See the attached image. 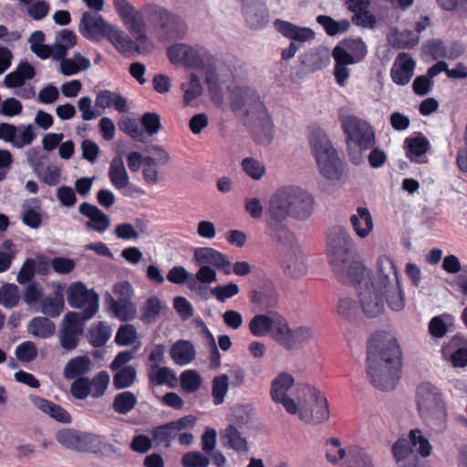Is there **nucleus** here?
Masks as SVG:
<instances>
[{
  "label": "nucleus",
  "instance_id": "2eb2a0df",
  "mask_svg": "<svg viewBox=\"0 0 467 467\" xmlns=\"http://www.w3.org/2000/svg\"><path fill=\"white\" fill-rule=\"evenodd\" d=\"M192 261L197 265L214 267L224 275L232 274V263L228 257L212 247H197L194 249Z\"/></svg>",
  "mask_w": 467,
  "mask_h": 467
},
{
  "label": "nucleus",
  "instance_id": "5701e85b",
  "mask_svg": "<svg viewBox=\"0 0 467 467\" xmlns=\"http://www.w3.org/2000/svg\"><path fill=\"white\" fill-rule=\"evenodd\" d=\"M109 178L117 190H122L130 184L129 174L123 161V151H119L111 160L109 168Z\"/></svg>",
  "mask_w": 467,
  "mask_h": 467
},
{
  "label": "nucleus",
  "instance_id": "a18cd8bd",
  "mask_svg": "<svg viewBox=\"0 0 467 467\" xmlns=\"http://www.w3.org/2000/svg\"><path fill=\"white\" fill-rule=\"evenodd\" d=\"M119 127L122 132L129 135L133 140L143 143L147 141V135L145 134V131L140 128V123L136 119H122L119 122Z\"/></svg>",
  "mask_w": 467,
  "mask_h": 467
},
{
  "label": "nucleus",
  "instance_id": "79ce46f5",
  "mask_svg": "<svg viewBox=\"0 0 467 467\" xmlns=\"http://www.w3.org/2000/svg\"><path fill=\"white\" fill-rule=\"evenodd\" d=\"M275 322V316L255 315L249 323L250 332L255 337H264L271 333Z\"/></svg>",
  "mask_w": 467,
  "mask_h": 467
},
{
  "label": "nucleus",
  "instance_id": "1a4fd4ad",
  "mask_svg": "<svg viewBox=\"0 0 467 467\" xmlns=\"http://www.w3.org/2000/svg\"><path fill=\"white\" fill-rule=\"evenodd\" d=\"M309 142L320 173L328 180H339L342 163L327 133L321 129L313 130Z\"/></svg>",
  "mask_w": 467,
  "mask_h": 467
},
{
  "label": "nucleus",
  "instance_id": "412c9836",
  "mask_svg": "<svg viewBox=\"0 0 467 467\" xmlns=\"http://www.w3.org/2000/svg\"><path fill=\"white\" fill-rule=\"evenodd\" d=\"M315 210V200L311 193L300 188H294V220L306 221Z\"/></svg>",
  "mask_w": 467,
  "mask_h": 467
},
{
  "label": "nucleus",
  "instance_id": "de8ad7c7",
  "mask_svg": "<svg viewBox=\"0 0 467 467\" xmlns=\"http://www.w3.org/2000/svg\"><path fill=\"white\" fill-rule=\"evenodd\" d=\"M207 56L205 48L201 47H190L182 58V64L191 68H202L204 66V59Z\"/></svg>",
  "mask_w": 467,
  "mask_h": 467
},
{
  "label": "nucleus",
  "instance_id": "69168bd1",
  "mask_svg": "<svg viewBox=\"0 0 467 467\" xmlns=\"http://www.w3.org/2000/svg\"><path fill=\"white\" fill-rule=\"evenodd\" d=\"M423 52L431 56L434 60L445 58L446 45L441 39H431L423 45Z\"/></svg>",
  "mask_w": 467,
  "mask_h": 467
},
{
  "label": "nucleus",
  "instance_id": "9b49d317",
  "mask_svg": "<svg viewBox=\"0 0 467 467\" xmlns=\"http://www.w3.org/2000/svg\"><path fill=\"white\" fill-rule=\"evenodd\" d=\"M377 268L378 279L375 283L385 290L387 305L393 311H401L405 306V298L393 261L381 255L377 261Z\"/></svg>",
  "mask_w": 467,
  "mask_h": 467
},
{
  "label": "nucleus",
  "instance_id": "0e129e2a",
  "mask_svg": "<svg viewBox=\"0 0 467 467\" xmlns=\"http://www.w3.org/2000/svg\"><path fill=\"white\" fill-rule=\"evenodd\" d=\"M209 464V458L197 451L186 452L182 457L183 467H208Z\"/></svg>",
  "mask_w": 467,
  "mask_h": 467
},
{
  "label": "nucleus",
  "instance_id": "09e8293b",
  "mask_svg": "<svg viewBox=\"0 0 467 467\" xmlns=\"http://www.w3.org/2000/svg\"><path fill=\"white\" fill-rule=\"evenodd\" d=\"M180 385L186 393L196 392L202 385V378L194 369H187L180 375Z\"/></svg>",
  "mask_w": 467,
  "mask_h": 467
},
{
  "label": "nucleus",
  "instance_id": "7ed1b4c3",
  "mask_svg": "<svg viewBox=\"0 0 467 467\" xmlns=\"http://www.w3.org/2000/svg\"><path fill=\"white\" fill-rule=\"evenodd\" d=\"M367 374L380 390L393 389L400 380V349L395 338L375 334L368 342Z\"/></svg>",
  "mask_w": 467,
  "mask_h": 467
},
{
  "label": "nucleus",
  "instance_id": "f3484780",
  "mask_svg": "<svg viewBox=\"0 0 467 467\" xmlns=\"http://www.w3.org/2000/svg\"><path fill=\"white\" fill-rule=\"evenodd\" d=\"M290 388L292 376L282 372L271 382L270 396L275 403L282 404L286 411L292 414V398L287 393Z\"/></svg>",
  "mask_w": 467,
  "mask_h": 467
},
{
  "label": "nucleus",
  "instance_id": "9d476101",
  "mask_svg": "<svg viewBox=\"0 0 467 467\" xmlns=\"http://www.w3.org/2000/svg\"><path fill=\"white\" fill-rule=\"evenodd\" d=\"M392 454L399 467H419V455L428 457L431 452V445L419 429L409 432V438H400L392 445Z\"/></svg>",
  "mask_w": 467,
  "mask_h": 467
},
{
  "label": "nucleus",
  "instance_id": "423d86ee",
  "mask_svg": "<svg viewBox=\"0 0 467 467\" xmlns=\"http://www.w3.org/2000/svg\"><path fill=\"white\" fill-rule=\"evenodd\" d=\"M113 5L128 29H146L148 26L161 29H182L186 26L180 15L156 4H148L140 10L127 0H113Z\"/></svg>",
  "mask_w": 467,
  "mask_h": 467
},
{
  "label": "nucleus",
  "instance_id": "3c124183",
  "mask_svg": "<svg viewBox=\"0 0 467 467\" xmlns=\"http://www.w3.org/2000/svg\"><path fill=\"white\" fill-rule=\"evenodd\" d=\"M241 166L244 173L254 181L261 180L265 173V165L252 157L243 159Z\"/></svg>",
  "mask_w": 467,
  "mask_h": 467
},
{
  "label": "nucleus",
  "instance_id": "6ab92c4d",
  "mask_svg": "<svg viewBox=\"0 0 467 467\" xmlns=\"http://www.w3.org/2000/svg\"><path fill=\"white\" fill-rule=\"evenodd\" d=\"M80 214L89 218V221L86 223V227L89 230L104 233L110 225L109 217L99 209L96 205L89 202H82L78 207Z\"/></svg>",
  "mask_w": 467,
  "mask_h": 467
},
{
  "label": "nucleus",
  "instance_id": "a211bd4d",
  "mask_svg": "<svg viewBox=\"0 0 467 467\" xmlns=\"http://www.w3.org/2000/svg\"><path fill=\"white\" fill-rule=\"evenodd\" d=\"M415 66V61L408 54H399L390 69L392 81L400 86L408 84L413 76Z\"/></svg>",
  "mask_w": 467,
  "mask_h": 467
},
{
  "label": "nucleus",
  "instance_id": "bf43d9fd",
  "mask_svg": "<svg viewBox=\"0 0 467 467\" xmlns=\"http://www.w3.org/2000/svg\"><path fill=\"white\" fill-rule=\"evenodd\" d=\"M140 123L143 126L142 130L145 131L147 137L157 134L161 128V118L155 112H147L143 114Z\"/></svg>",
  "mask_w": 467,
  "mask_h": 467
},
{
  "label": "nucleus",
  "instance_id": "aec40b11",
  "mask_svg": "<svg viewBox=\"0 0 467 467\" xmlns=\"http://www.w3.org/2000/svg\"><path fill=\"white\" fill-rule=\"evenodd\" d=\"M104 301L111 314L121 321H130L136 317L137 306L132 300L116 299L110 293L106 292Z\"/></svg>",
  "mask_w": 467,
  "mask_h": 467
},
{
  "label": "nucleus",
  "instance_id": "e433bc0d",
  "mask_svg": "<svg viewBox=\"0 0 467 467\" xmlns=\"http://www.w3.org/2000/svg\"><path fill=\"white\" fill-rule=\"evenodd\" d=\"M200 268L194 275H192L191 280H189V288L196 293H201L204 287L198 284H212L217 281L216 271L211 266L199 265Z\"/></svg>",
  "mask_w": 467,
  "mask_h": 467
},
{
  "label": "nucleus",
  "instance_id": "774afa93",
  "mask_svg": "<svg viewBox=\"0 0 467 467\" xmlns=\"http://www.w3.org/2000/svg\"><path fill=\"white\" fill-rule=\"evenodd\" d=\"M35 139V134L32 130L31 125H20L17 127V133L15 138L14 147L21 149L26 145L31 144Z\"/></svg>",
  "mask_w": 467,
  "mask_h": 467
},
{
  "label": "nucleus",
  "instance_id": "6e6d98bb",
  "mask_svg": "<svg viewBox=\"0 0 467 467\" xmlns=\"http://www.w3.org/2000/svg\"><path fill=\"white\" fill-rule=\"evenodd\" d=\"M18 286L15 284L5 285L0 291V303L5 307L12 308L18 303Z\"/></svg>",
  "mask_w": 467,
  "mask_h": 467
},
{
  "label": "nucleus",
  "instance_id": "2f4dec72",
  "mask_svg": "<svg viewBox=\"0 0 467 467\" xmlns=\"http://www.w3.org/2000/svg\"><path fill=\"white\" fill-rule=\"evenodd\" d=\"M112 335L111 327L104 321H99L90 327L87 338L94 348H101L106 345Z\"/></svg>",
  "mask_w": 467,
  "mask_h": 467
},
{
  "label": "nucleus",
  "instance_id": "f8f14e48",
  "mask_svg": "<svg viewBox=\"0 0 467 467\" xmlns=\"http://www.w3.org/2000/svg\"><path fill=\"white\" fill-rule=\"evenodd\" d=\"M342 128L347 135V142L357 146L360 150L372 147L375 143V134L371 125L355 116H347L342 119Z\"/></svg>",
  "mask_w": 467,
  "mask_h": 467
},
{
  "label": "nucleus",
  "instance_id": "4468645a",
  "mask_svg": "<svg viewBox=\"0 0 467 467\" xmlns=\"http://www.w3.org/2000/svg\"><path fill=\"white\" fill-rule=\"evenodd\" d=\"M87 320L76 312L64 316L58 333L59 343L64 349L73 350L78 347L79 337L83 334V323Z\"/></svg>",
  "mask_w": 467,
  "mask_h": 467
},
{
  "label": "nucleus",
  "instance_id": "f257e3e1",
  "mask_svg": "<svg viewBox=\"0 0 467 467\" xmlns=\"http://www.w3.org/2000/svg\"><path fill=\"white\" fill-rule=\"evenodd\" d=\"M330 262L338 280L357 285L360 307L369 318L381 315L385 309V290L370 279L368 270L355 260L356 249L348 232L341 227L331 229L328 241Z\"/></svg>",
  "mask_w": 467,
  "mask_h": 467
},
{
  "label": "nucleus",
  "instance_id": "0eeeda50",
  "mask_svg": "<svg viewBox=\"0 0 467 467\" xmlns=\"http://www.w3.org/2000/svg\"><path fill=\"white\" fill-rule=\"evenodd\" d=\"M417 403L420 418L435 432L447 427V410L439 389L430 382L421 383L417 389Z\"/></svg>",
  "mask_w": 467,
  "mask_h": 467
},
{
  "label": "nucleus",
  "instance_id": "37998d69",
  "mask_svg": "<svg viewBox=\"0 0 467 467\" xmlns=\"http://www.w3.org/2000/svg\"><path fill=\"white\" fill-rule=\"evenodd\" d=\"M177 434L171 422L157 426L151 431L152 439L156 443L163 444L166 448H170L171 442L177 437Z\"/></svg>",
  "mask_w": 467,
  "mask_h": 467
},
{
  "label": "nucleus",
  "instance_id": "f03ea898",
  "mask_svg": "<svg viewBox=\"0 0 467 467\" xmlns=\"http://www.w3.org/2000/svg\"><path fill=\"white\" fill-rule=\"evenodd\" d=\"M315 337V331L309 325H301L294 327V352L296 354V364L294 374V416L307 425H318L329 418L328 402L322 392L314 385L299 380L304 372L300 363V356L305 357L306 353L301 352ZM306 359L312 362L311 353H306Z\"/></svg>",
  "mask_w": 467,
  "mask_h": 467
},
{
  "label": "nucleus",
  "instance_id": "ddd939ff",
  "mask_svg": "<svg viewBox=\"0 0 467 467\" xmlns=\"http://www.w3.org/2000/svg\"><path fill=\"white\" fill-rule=\"evenodd\" d=\"M67 303L71 307L84 309L79 314L84 319H91L99 310V296L88 290L81 282L72 284L67 290Z\"/></svg>",
  "mask_w": 467,
  "mask_h": 467
},
{
  "label": "nucleus",
  "instance_id": "4d7b16f0",
  "mask_svg": "<svg viewBox=\"0 0 467 467\" xmlns=\"http://www.w3.org/2000/svg\"><path fill=\"white\" fill-rule=\"evenodd\" d=\"M90 382L88 377L74 379L70 386V393L77 400H85L91 395Z\"/></svg>",
  "mask_w": 467,
  "mask_h": 467
},
{
  "label": "nucleus",
  "instance_id": "603ef678",
  "mask_svg": "<svg viewBox=\"0 0 467 467\" xmlns=\"http://www.w3.org/2000/svg\"><path fill=\"white\" fill-rule=\"evenodd\" d=\"M16 248L11 240H5L0 246V273L7 271L16 255Z\"/></svg>",
  "mask_w": 467,
  "mask_h": 467
},
{
  "label": "nucleus",
  "instance_id": "dca6fc26",
  "mask_svg": "<svg viewBox=\"0 0 467 467\" xmlns=\"http://www.w3.org/2000/svg\"><path fill=\"white\" fill-rule=\"evenodd\" d=\"M90 11H85L80 17L78 29H113L99 12L104 8V0H82Z\"/></svg>",
  "mask_w": 467,
  "mask_h": 467
},
{
  "label": "nucleus",
  "instance_id": "e2e57ef3",
  "mask_svg": "<svg viewBox=\"0 0 467 467\" xmlns=\"http://www.w3.org/2000/svg\"><path fill=\"white\" fill-rule=\"evenodd\" d=\"M308 263L302 249L294 243V278L305 276L307 274Z\"/></svg>",
  "mask_w": 467,
  "mask_h": 467
},
{
  "label": "nucleus",
  "instance_id": "4c0bfd02",
  "mask_svg": "<svg viewBox=\"0 0 467 467\" xmlns=\"http://www.w3.org/2000/svg\"><path fill=\"white\" fill-rule=\"evenodd\" d=\"M222 441L224 446H227L235 451H248L246 440L242 437L240 431L234 425H230L225 429L222 435Z\"/></svg>",
  "mask_w": 467,
  "mask_h": 467
},
{
  "label": "nucleus",
  "instance_id": "864d4df0",
  "mask_svg": "<svg viewBox=\"0 0 467 467\" xmlns=\"http://www.w3.org/2000/svg\"><path fill=\"white\" fill-rule=\"evenodd\" d=\"M56 439L58 443L67 449L81 451L84 448L81 446L80 436L71 430L59 431L56 434Z\"/></svg>",
  "mask_w": 467,
  "mask_h": 467
},
{
  "label": "nucleus",
  "instance_id": "72a5a7b5",
  "mask_svg": "<svg viewBox=\"0 0 467 467\" xmlns=\"http://www.w3.org/2000/svg\"><path fill=\"white\" fill-rule=\"evenodd\" d=\"M419 31H389L387 39L396 48H412L420 40Z\"/></svg>",
  "mask_w": 467,
  "mask_h": 467
},
{
  "label": "nucleus",
  "instance_id": "a878e982",
  "mask_svg": "<svg viewBox=\"0 0 467 467\" xmlns=\"http://www.w3.org/2000/svg\"><path fill=\"white\" fill-rule=\"evenodd\" d=\"M351 226L360 238L367 237L373 229V219L366 207H358L356 213L349 218Z\"/></svg>",
  "mask_w": 467,
  "mask_h": 467
},
{
  "label": "nucleus",
  "instance_id": "7c9ffc66",
  "mask_svg": "<svg viewBox=\"0 0 467 467\" xmlns=\"http://www.w3.org/2000/svg\"><path fill=\"white\" fill-rule=\"evenodd\" d=\"M270 334L275 341L284 348L288 349L292 348V331L288 322L283 317L275 315V322Z\"/></svg>",
  "mask_w": 467,
  "mask_h": 467
},
{
  "label": "nucleus",
  "instance_id": "c03bdc74",
  "mask_svg": "<svg viewBox=\"0 0 467 467\" xmlns=\"http://www.w3.org/2000/svg\"><path fill=\"white\" fill-rule=\"evenodd\" d=\"M113 376V386L116 389H124L133 385L137 378V370L132 366H124Z\"/></svg>",
  "mask_w": 467,
  "mask_h": 467
},
{
  "label": "nucleus",
  "instance_id": "bb28decb",
  "mask_svg": "<svg viewBox=\"0 0 467 467\" xmlns=\"http://www.w3.org/2000/svg\"><path fill=\"white\" fill-rule=\"evenodd\" d=\"M404 144L407 148V156L411 161L425 162L422 157L429 150L430 142L424 135L420 133L415 137H409Z\"/></svg>",
  "mask_w": 467,
  "mask_h": 467
},
{
  "label": "nucleus",
  "instance_id": "c9c22d12",
  "mask_svg": "<svg viewBox=\"0 0 467 467\" xmlns=\"http://www.w3.org/2000/svg\"><path fill=\"white\" fill-rule=\"evenodd\" d=\"M91 360L86 356L71 358L64 368V377L67 379H78L90 370Z\"/></svg>",
  "mask_w": 467,
  "mask_h": 467
},
{
  "label": "nucleus",
  "instance_id": "a19ab883",
  "mask_svg": "<svg viewBox=\"0 0 467 467\" xmlns=\"http://www.w3.org/2000/svg\"><path fill=\"white\" fill-rule=\"evenodd\" d=\"M229 387V377L226 374H220L213 379L212 397L214 405L218 406L224 402Z\"/></svg>",
  "mask_w": 467,
  "mask_h": 467
},
{
  "label": "nucleus",
  "instance_id": "20e7f679",
  "mask_svg": "<svg viewBox=\"0 0 467 467\" xmlns=\"http://www.w3.org/2000/svg\"><path fill=\"white\" fill-rule=\"evenodd\" d=\"M268 225L275 244V261L285 275L291 276L292 234L287 223L292 215V186L276 189L267 202Z\"/></svg>",
  "mask_w": 467,
  "mask_h": 467
},
{
  "label": "nucleus",
  "instance_id": "39448f33",
  "mask_svg": "<svg viewBox=\"0 0 467 467\" xmlns=\"http://www.w3.org/2000/svg\"><path fill=\"white\" fill-rule=\"evenodd\" d=\"M232 109L244 117V123L251 129L254 140L268 144L272 139L273 124L265 104L250 87L236 88L231 95Z\"/></svg>",
  "mask_w": 467,
  "mask_h": 467
},
{
  "label": "nucleus",
  "instance_id": "052dcab7",
  "mask_svg": "<svg viewBox=\"0 0 467 467\" xmlns=\"http://www.w3.org/2000/svg\"><path fill=\"white\" fill-rule=\"evenodd\" d=\"M358 306L356 302L348 297L340 298L337 305V314L347 319L353 320L358 314Z\"/></svg>",
  "mask_w": 467,
  "mask_h": 467
},
{
  "label": "nucleus",
  "instance_id": "473e14b6",
  "mask_svg": "<svg viewBox=\"0 0 467 467\" xmlns=\"http://www.w3.org/2000/svg\"><path fill=\"white\" fill-rule=\"evenodd\" d=\"M27 330L34 337L48 338L55 334L56 325L48 317H36L29 321Z\"/></svg>",
  "mask_w": 467,
  "mask_h": 467
},
{
  "label": "nucleus",
  "instance_id": "393cba45",
  "mask_svg": "<svg viewBox=\"0 0 467 467\" xmlns=\"http://www.w3.org/2000/svg\"><path fill=\"white\" fill-rule=\"evenodd\" d=\"M21 219L31 229H38L42 223L40 202L36 198L26 200L22 204Z\"/></svg>",
  "mask_w": 467,
  "mask_h": 467
},
{
  "label": "nucleus",
  "instance_id": "f704fd0d",
  "mask_svg": "<svg viewBox=\"0 0 467 467\" xmlns=\"http://www.w3.org/2000/svg\"><path fill=\"white\" fill-rule=\"evenodd\" d=\"M39 305L46 317H57L64 308V296L61 292L55 291L51 296L42 298Z\"/></svg>",
  "mask_w": 467,
  "mask_h": 467
},
{
  "label": "nucleus",
  "instance_id": "8fccbe9b",
  "mask_svg": "<svg viewBox=\"0 0 467 467\" xmlns=\"http://www.w3.org/2000/svg\"><path fill=\"white\" fill-rule=\"evenodd\" d=\"M326 459L335 464L346 456V451L341 447V442L337 438H330L324 445Z\"/></svg>",
  "mask_w": 467,
  "mask_h": 467
},
{
  "label": "nucleus",
  "instance_id": "338daca9",
  "mask_svg": "<svg viewBox=\"0 0 467 467\" xmlns=\"http://www.w3.org/2000/svg\"><path fill=\"white\" fill-rule=\"evenodd\" d=\"M16 356L22 362H30L37 356V349L35 343L26 341L19 344L16 348Z\"/></svg>",
  "mask_w": 467,
  "mask_h": 467
},
{
  "label": "nucleus",
  "instance_id": "c85d7f7f",
  "mask_svg": "<svg viewBox=\"0 0 467 467\" xmlns=\"http://www.w3.org/2000/svg\"><path fill=\"white\" fill-rule=\"evenodd\" d=\"M148 378L153 386L167 385L173 388L177 383L176 373L168 367L150 365Z\"/></svg>",
  "mask_w": 467,
  "mask_h": 467
},
{
  "label": "nucleus",
  "instance_id": "13d9d810",
  "mask_svg": "<svg viewBox=\"0 0 467 467\" xmlns=\"http://www.w3.org/2000/svg\"><path fill=\"white\" fill-rule=\"evenodd\" d=\"M240 292L238 285L234 283H229L227 285H218L211 289V294L219 302L223 303L226 300L234 297Z\"/></svg>",
  "mask_w": 467,
  "mask_h": 467
},
{
  "label": "nucleus",
  "instance_id": "49530a36",
  "mask_svg": "<svg viewBox=\"0 0 467 467\" xmlns=\"http://www.w3.org/2000/svg\"><path fill=\"white\" fill-rule=\"evenodd\" d=\"M164 308H167V306L163 301L156 296H150L142 308V319L148 323L154 322Z\"/></svg>",
  "mask_w": 467,
  "mask_h": 467
},
{
  "label": "nucleus",
  "instance_id": "58836bf2",
  "mask_svg": "<svg viewBox=\"0 0 467 467\" xmlns=\"http://www.w3.org/2000/svg\"><path fill=\"white\" fill-rule=\"evenodd\" d=\"M137 403L138 400L133 392L122 391L114 397L112 409L118 414L126 415L135 408Z\"/></svg>",
  "mask_w": 467,
  "mask_h": 467
},
{
  "label": "nucleus",
  "instance_id": "5fc2aeb1",
  "mask_svg": "<svg viewBox=\"0 0 467 467\" xmlns=\"http://www.w3.org/2000/svg\"><path fill=\"white\" fill-rule=\"evenodd\" d=\"M109 374L106 370L99 371L92 379H89L91 396L99 398L104 395L109 383Z\"/></svg>",
  "mask_w": 467,
  "mask_h": 467
},
{
  "label": "nucleus",
  "instance_id": "6e6552de",
  "mask_svg": "<svg viewBox=\"0 0 467 467\" xmlns=\"http://www.w3.org/2000/svg\"><path fill=\"white\" fill-rule=\"evenodd\" d=\"M146 31H81L83 36L92 41H109L124 56L149 52L152 47L151 40Z\"/></svg>",
  "mask_w": 467,
  "mask_h": 467
},
{
  "label": "nucleus",
  "instance_id": "cd10ccee",
  "mask_svg": "<svg viewBox=\"0 0 467 467\" xmlns=\"http://www.w3.org/2000/svg\"><path fill=\"white\" fill-rule=\"evenodd\" d=\"M171 359L179 366L190 364L195 358V348L188 340H178L170 350Z\"/></svg>",
  "mask_w": 467,
  "mask_h": 467
},
{
  "label": "nucleus",
  "instance_id": "ea45409f",
  "mask_svg": "<svg viewBox=\"0 0 467 467\" xmlns=\"http://www.w3.org/2000/svg\"><path fill=\"white\" fill-rule=\"evenodd\" d=\"M28 42L30 43L31 51L39 58L47 59L50 57H53V46L44 44L45 34L43 31H34Z\"/></svg>",
  "mask_w": 467,
  "mask_h": 467
},
{
  "label": "nucleus",
  "instance_id": "4be33fe9",
  "mask_svg": "<svg viewBox=\"0 0 467 467\" xmlns=\"http://www.w3.org/2000/svg\"><path fill=\"white\" fill-rule=\"evenodd\" d=\"M29 400L36 408L57 421L64 424L71 422L70 414L61 406L36 395H30Z\"/></svg>",
  "mask_w": 467,
  "mask_h": 467
},
{
  "label": "nucleus",
  "instance_id": "680f3d73",
  "mask_svg": "<svg viewBox=\"0 0 467 467\" xmlns=\"http://www.w3.org/2000/svg\"><path fill=\"white\" fill-rule=\"evenodd\" d=\"M78 110L81 112V118L84 120L95 119L102 115V111H99L96 106H92V99L88 96L80 98L78 102Z\"/></svg>",
  "mask_w": 467,
  "mask_h": 467
},
{
  "label": "nucleus",
  "instance_id": "c756f323",
  "mask_svg": "<svg viewBox=\"0 0 467 467\" xmlns=\"http://www.w3.org/2000/svg\"><path fill=\"white\" fill-rule=\"evenodd\" d=\"M76 35L73 31H58L53 43V59L60 60L67 57V51L76 45Z\"/></svg>",
  "mask_w": 467,
  "mask_h": 467
},
{
  "label": "nucleus",
  "instance_id": "b1692460",
  "mask_svg": "<svg viewBox=\"0 0 467 467\" xmlns=\"http://www.w3.org/2000/svg\"><path fill=\"white\" fill-rule=\"evenodd\" d=\"M95 106L99 109V111H102V113L108 108H114L119 112L128 111L126 99L109 89L98 92L95 99Z\"/></svg>",
  "mask_w": 467,
  "mask_h": 467
}]
</instances>
